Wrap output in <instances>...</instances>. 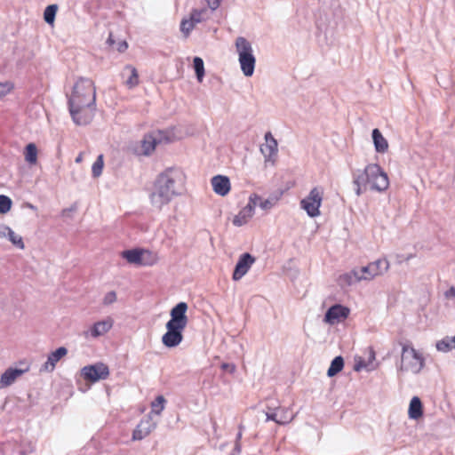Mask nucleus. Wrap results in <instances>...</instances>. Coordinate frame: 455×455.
<instances>
[{"mask_svg":"<svg viewBox=\"0 0 455 455\" xmlns=\"http://www.w3.org/2000/svg\"><path fill=\"white\" fill-rule=\"evenodd\" d=\"M184 189V175L176 168H168L160 173L156 180L154 190L150 194V201L154 207L161 209L169 204Z\"/></svg>","mask_w":455,"mask_h":455,"instance_id":"1","label":"nucleus"},{"mask_svg":"<svg viewBox=\"0 0 455 455\" xmlns=\"http://www.w3.org/2000/svg\"><path fill=\"white\" fill-rule=\"evenodd\" d=\"M76 98L77 100V105L95 106L96 92L93 86V82L89 78H79L73 87V92L68 96V108H71V101Z\"/></svg>","mask_w":455,"mask_h":455,"instance_id":"2","label":"nucleus"},{"mask_svg":"<svg viewBox=\"0 0 455 455\" xmlns=\"http://www.w3.org/2000/svg\"><path fill=\"white\" fill-rule=\"evenodd\" d=\"M169 134L164 131H154L144 135L143 139L132 146L131 149L138 156L151 155L158 144L170 142Z\"/></svg>","mask_w":455,"mask_h":455,"instance_id":"3","label":"nucleus"},{"mask_svg":"<svg viewBox=\"0 0 455 455\" xmlns=\"http://www.w3.org/2000/svg\"><path fill=\"white\" fill-rule=\"evenodd\" d=\"M235 47L243 75L245 76H251L254 73L256 59L252 54L251 43L246 38L239 36L235 40Z\"/></svg>","mask_w":455,"mask_h":455,"instance_id":"4","label":"nucleus"},{"mask_svg":"<svg viewBox=\"0 0 455 455\" xmlns=\"http://www.w3.org/2000/svg\"><path fill=\"white\" fill-rule=\"evenodd\" d=\"M402 345L401 363L398 370L401 371H411L418 374L425 365L423 356L413 347L408 344Z\"/></svg>","mask_w":455,"mask_h":455,"instance_id":"5","label":"nucleus"},{"mask_svg":"<svg viewBox=\"0 0 455 455\" xmlns=\"http://www.w3.org/2000/svg\"><path fill=\"white\" fill-rule=\"evenodd\" d=\"M77 100L74 98L71 101V108H68L73 121L78 125H86L91 123L94 116L95 106L77 105Z\"/></svg>","mask_w":455,"mask_h":455,"instance_id":"6","label":"nucleus"},{"mask_svg":"<svg viewBox=\"0 0 455 455\" xmlns=\"http://www.w3.org/2000/svg\"><path fill=\"white\" fill-rule=\"evenodd\" d=\"M323 200V191L319 188H314L309 195L300 201V206L308 216L316 217L320 214L319 208Z\"/></svg>","mask_w":455,"mask_h":455,"instance_id":"7","label":"nucleus"},{"mask_svg":"<svg viewBox=\"0 0 455 455\" xmlns=\"http://www.w3.org/2000/svg\"><path fill=\"white\" fill-rule=\"evenodd\" d=\"M368 173L371 189L381 192L387 188L389 184L387 175L378 164H369Z\"/></svg>","mask_w":455,"mask_h":455,"instance_id":"8","label":"nucleus"},{"mask_svg":"<svg viewBox=\"0 0 455 455\" xmlns=\"http://www.w3.org/2000/svg\"><path fill=\"white\" fill-rule=\"evenodd\" d=\"M389 268V262L386 259H379L359 269L363 280H371L377 275H381Z\"/></svg>","mask_w":455,"mask_h":455,"instance_id":"9","label":"nucleus"},{"mask_svg":"<svg viewBox=\"0 0 455 455\" xmlns=\"http://www.w3.org/2000/svg\"><path fill=\"white\" fill-rule=\"evenodd\" d=\"M81 375L88 381L96 382L100 379H106L109 375V370L106 364L98 363L82 368Z\"/></svg>","mask_w":455,"mask_h":455,"instance_id":"10","label":"nucleus"},{"mask_svg":"<svg viewBox=\"0 0 455 455\" xmlns=\"http://www.w3.org/2000/svg\"><path fill=\"white\" fill-rule=\"evenodd\" d=\"M166 332L162 337L163 344L167 347H175L179 346L183 339V331L185 328L166 323Z\"/></svg>","mask_w":455,"mask_h":455,"instance_id":"11","label":"nucleus"},{"mask_svg":"<svg viewBox=\"0 0 455 455\" xmlns=\"http://www.w3.org/2000/svg\"><path fill=\"white\" fill-rule=\"evenodd\" d=\"M188 305L186 302H179L170 312L171 319L167 323L186 328L188 318L187 316Z\"/></svg>","mask_w":455,"mask_h":455,"instance_id":"12","label":"nucleus"},{"mask_svg":"<svg viewBox=\"0 0 455 455\" xmlns=\"http://www.w3.org/2000/svg\"><path fill=\"white\" fill-rule=\"evenodd\" d=\"M254 262L255 258L250 253L245 252L242 254L235 267L233 279L235 281L240 280L249 271Z\"/></svg>","mask_w":455,"mask_h":455,"instance_id":"13","label":"nucleus"},{"mask_svg":"<svg viewBox=\"0 0 455 455\" xmlns=\"http://www.w3.org/2000/svg\"><path fill=\"white\" fill-rule=\"evenodd\" d=\"M349 314V309L342 305L336 304L331 307L325 313L324 322L330 324L346 319Z\"/></svg>","mask_w":455,"mask_h":455,"instance_id":"14","label":"nucleus"},{"mask_svg":"<svg viewBox=\"0 0 455 455\" xmlns=\"http://www.w3.org/2000/svg\"><path fill=\"white\" fill-rule=\"evenodd\" d=\"M370 174L368 173V165L363 171H356L353 172V183L355 186L356 196H361L366 190L367 186H370Z\"/></svg>","mask_w":455,"mask_h":455,"instance_id":"15","label":"nucleus"},{"mask_svg":"<svg viewBox=\"0 0 455 455\" xmlns=\"http://www.w3.org/2000/svg\"><path fill=\"white\" fill-rule=\"evenodd\" d=\"M68 353V350L64 347L57 348L52 352L46 360V362L41 366L40 371L52 372L55 369L56 363L64 357Z\"/></svg>","mask_w":455,"mask_h":455,"instance_id":"16","label":"nucleus"},{"mask_svg":"<svg viewBox=\"0 0 455 455\" xmlns=\"http://www.w3.org/2000/svg\"><path fill=\"white\" fill-rule=\"evenodd\" d=\"M266 416L267 420H273L279 425L289 423L293 419L289 410L285 408H278L273 411H267Z\"/></svg>","mask_w":455,"mask_h":455,"instance_id":"17","label":"nucleus"},{"mask_svg":"<svg viewBox=\"0 0 455 455\" xmlns=\"http://www.w3.org/2000/svg\"><path fill=\"white\" fill-rule=\"evenodd\" d=\"M212 186L213 191L221 196L228 195V192L230 191V181L227 176H223V175L214 176L212 179Z\"/></svg>","mask_w":455,"mask_h":455,"instance_id":"18","label":"nucleus"},{"mask_svg":"<svg viewBox=\"0 0 455 455\" xmlns=\"http://www.w3.org/2000/svg\"><path fill=\"white\" fill-rule=\"evenodd\" d=\"M24 371L17 368L7 369L0 378V388L11 386L20 376L23 374Z\"/></svg>","mask_w":455,"mask_h":455,"instance_id":"19","label":"nucleus"},{"mask_svg":"<svg viewBox=\"0 0 455 455\" xmlns=\"http://www.w3.org/2000/svg\"><path fill=\"white\" fill-rule=\"evenodd\" d=\"M358 268H355L348 273H345L339 277V284L340 286H350L357 282L362 281V276Z\"/></svg>","mask_w":455,"mask_h":455,"instance_id":"20","label":"nucleus"},{"mask_svg":"<svg viewBox=\"0 0 455 455\" xmlns=\"http://www.w3.org/2000/svg\"><path fill=\"white\" fill-rule=\"evenodd\" d=\"M371 137L375 150L378 153H385L388 148V142L383 137L380 131L377 128L373 129L371 132Z\"/></svg>","mask_w":455,"mask_h":455,"instance_id":"21","label":"nucleus"},{"mask_svg":"<svg viewBox=\"0 0 455 455\" xmlns=\"http://www.w3.org/2000/svg\"><path fill=\"white\" fill-rule=\"evenodd\" d=\"M146 252L144 250L132 249L122 251V257L125 259L129 263L141 265L145 264L142 256Z\"/></svg>","mask_w":455,"mask_h":455,"instance_id":"22","label":"nucleus"},{"mask_svg":"<svg viewBox=\"0 0 455 455\" xmlns=\"http://www.w3.org/2000/svg\"><path fill=\"white\" fill-rule=\"evenodd\" d=\"M408 415L411 419H418L423 415L422 403L418 396H413L411 398L409 405Z\"/></svg>","mask_w":455,"mask_h":455,"instance_id":"23","label":"nucleus"},{"mask_svg":"<svg viewBox=\"0 0 455 455\" xmlns=\"http://www.w3.org/2000/svg\"><path fill=\"white\" fill-rule=\"evenodd\" d=\"M253 215L251 205H245L233 220V224L241 227L245 224Z\"/></svg>","mask_w":455,"mask_h":455,"instance_id":"24","label":"nucleus"},{"mask_svg":"<svg viewBox=\"0 0 455 455\" xmlns=\"http://www.w3.org/2000/svg\"><path fill=\"white\" fill-rule=\"evenodd\" d=\"M112 327V321L111 320H104L97 322L93 324L91 333L92 336L94 338H97L99 336H101L108 332L110 328Z\"/></svg>","mask_w":455,"mask_h":455,"instance_id":"25","label":"nucleus"},{"mask_svg":"<svg viewBox=\"0 0 455 455\" xmlns=\"http://www.w3.org/2000/svg\"><path fill=\"white\" fill-rule=\"evenodd\" d=\"M128 72L130 75L125 81V84L129 88H133L139 84V74L137 69L132 65H126L124 68L123 76Z\"/></svg>","mask_w":455,"mask_h":455,"instance_id":"26","label":"nucleus"},{"mask_svg":"<svg viewBox=\"0 0 455 455\" xmlns=\"http://www.w3.org/2000/svg\"><path fill=\"white\" fill-rule=\"evenodd\" d=\"M260 151L264 155L265 158L269 160L277 153V141L275 140H272L268 142H266L265 145L261 146Z\"/></svg>","mask_w":455,"mask_h":455,"instance_id":"27","label":"nucleus"},{"mask_svg":"<svg viewBox=\"0 0 455 455\" xmlns=\"http://www.w3.org/2000/svg\"><path fill=\"white\" fill-rule=\"evenodd\" d=\"M344 367V359L342 356H336L331 363V365L327 371L329 377H333L338 374Z\"/></svg>","mask_w":455,"mask_h":455,"instance_id":"28","label":"nucleus"},{"mask_svg":"<svg viewBox=\"0 0 455 455\" xmlns=\"http://www.w3.org/2000/svg\"><path fill=\"white\" fill-rule=\"evenodd\" d=\"M37 159V149L34 143H29L25 148V160L28 164H36Z\"/></svg>","mask_w":455,"mask_h":455,"instance_id":"29","label":"nucleus"},{"mask_svg":"<svg viewBox=\"0 0 455 455\" xmlns=\"http://www.w3.org/2000/svg\"><path fill=\"white\" fill-rule=\"evenodd\" d=\"M4 230H7V236L13 245L20 249H24L25 245L20 235L15 234L14 231L9 227H4Z\"/></svg>","mask_w":455,"mask_h":455,"instance_id":"30","label":"nucleus"},{"mask_svg":"<svg viewBox=\"0 0 455 455\" xmlns=\"http://www.w3.org/2000/svg\"><path fill=\"white\" fill-rule=\"evenodd\" d=\"M193 65L197 80L199 82H202L204 76V67L203 60L200 57H195L193 60Z\"/></svg>","mask_w":455,"mask_h":455,"instance_id":"31","label":"nucleus"},{"mask_svg":"<svg viewBox=\"0 0 455 455\" xmlns=\"http://www.w3.org/2000/svg\"><path fill=\"white\" fill-rule=\"evenodd\" d=\"M166 400L163 395H158L151 403V413L159 415L164 409Z\"/></svg>","mask_w":455,"mask_h":455,"instance_id":"32","label":"nucleus"},{"mask_svg":"<svg viewBox=\"0 0 455 455\" xmlns=\"http://www.w3.org/2000/svg\"><path fill=\"white\" fill-rule=\"evenodd\" d=\"M57 10L58 7L56 4H50L45 8L44 12V19L46 23L52 24L54 22Z\"/></svg>","mask_w":455,"mask_h":455,"instance_id":"33","label":"nucleus"},{"mask_svg":"<svg viewBox=\"0 0 455 455\" xmlns=\"http://www.w3.org/2000/svg\"><path fill=\"white\" fill-rule=\"evenodd\" d=\"M104 166L103 156L100 155L96 161L93 163L92 167V173L94 178H98L101 175Z\"/></svg>","mask_w":455,"mask_h":455,"instance_id":"34","label":"nucleus"},{"mask_svg":"<svg viewBox=\"0 0 455 455\" xmlns=\"http://www.w3.org/2000/svg\"><path fill=\"white\" fill-rule=\"evenodd\" d=\"M12 199L4 195H0V213L5 214L12 208Z\"/></svg>","mask_w":455,"mask_h":455,"instance_id":"35","label":"nucleus"},{"mask_svg":"<svg viewBox=\"0 0 455 455\" xmlns=\"http://www.w3.org/2000/svg\"><path fill=\"white\" fill-rule=\"evenodd\" d=\"M195 24L190 20H183L180 23V31L188 36L191 30L194 28Z\"/></svg>","mask_w":455,"mask_h":455,"instance_id":"36","label":"nucleus"},{"mask_svg":"<svg viewBox=\"0 0 455 455\" xmlns=\"http://www.w3.org/2000/svg\"><path fill=\"white\" fill-rule=\"evenodd\" d=\"M451 348L449 337H446L436 343V349L441 352H448Z\"/></svg>","mask_w":455,"mask_h":455,"instance_id":"37","label":"nucleus"},{"mask_svg":"<svg viewBox=\"0 0 455 455\" xmlns=\"http://www.w3.org/2000/svg\"><path fill=\"white\" fill-rule=\"evenodd\" d=\"M362 369H366L367 371H371L374 369V366H369V363H367L364 359L360 357L358 360H356V362L354 365V370L355 371H360Z\"/></svg>","mask_w":455,"mask_h":455,"instance_id":"38","label":"nucleus"},{"mask_svg":"<svg viewBox=\"0 0 455 455\" xmlns=\"http://www.w3.org/2000/svg\"><path fill=\"white\" fill-rule=\"evenodd\" d=\"M142 430H146L148 431V435L151 433V431L156 427V424L151 422V420L148 419H146V420H141L140 423L138 425Z\"/></svg>","mask_w":455,"mask_h":455,"instance_id":"39","label":"nucleus"},{"mask_svg":"<svg viewBox=\"0 0 455 455\" xmlns=\"http://www.w3.org/2000/svg\"><path fill=\"white\" fill-rule=\"evenodd\" d=\"M277 199H274V198H268V199H265L263 200L261 197H260V204H259V207L263 210H268V209H271L274 204H275Z\"/></svg>","mask_w":455,"mask_h":455,"instance_id":"40","label":"nucleus"},{"mask_svg":"<svg viewBox=\"0 0 455 455\" xmlns=\"http://www.w3.org/2000/svg\"><path fill=\"white\" fill-rule=\"evenodd\" d=\"M147 435H148V431H147V429L142 430L139 426H137L136 429L133 431L132 438L134 440H141Z\"/></svg>","mask_w":455,"mask_h":455,"instance_id":"41","label":"nucleus"},{"mask_svg":"<svg viewBox=\"0 0 455 455\" xmlns=\"http://www.w3.org/2000/svg\"><path fill=\"white\" fill-rule=\"evenodd\" d=\"M259 204H260V196H259L258 195L256 194H253L251 195L250 197H249V202L246 205H251V210L252 212H254V209L257 205L259 206Z\"/></svg>","mask_w":455,"mask_h":455,"instance_id":"42","label":"nucleus"},{"mask_svg":"<svg viewBox=\"0 0 455 455\" xmlns=\"http://www.w3.org/2000/svg\"><path fill=\"white\" fill-rule=\"evenodd\" d=\"M116 300V294L115 291H109L108 292L104 299H103V303L105 305H110L112 303H114L115 301Z\"/></svg>","mask_w":455,"mask_h":455,"instance_id":"43","label":"nucleus"},{"mask_svg":"<svg viewBox=\"0 0 455 455\" xmlns=\"http://www.w3.org/2000/svg\"><path fill=\"white\" fill-rule=\"evenodd\" d=\"M203 11L202 12H198L196 10H195L192 13H191V16H190V20L194 22V24L196 25V23H199L202 21L203 18H202V14H203Z\"/></svg>","mask_w":455,"mask_h":455,"instance_id":"44","label":"nucleus"},{"mask_svg":"<svg viewBox=\"0 0 455 455\" xmlns=\"http://www.w3.org/2000/svg\"><path fill=\"white\" fill-rule=\"evenodd\" d=\"M205 2L212 10H216L220 6L221 0H205Z\"/></svg>","mask_w":455,"mask_h":455,"instance_id":"45","label":"nucleus"},{"mask_svg":"<svg viewBox=\"0 0 455 455\" xmlns=\"http://www.w3.org/2000/svg\"><path fill=\"white\" fill-rule=\"evenodd\" d=\"M76 205H72L69 208H66V209L62 210L61 214H62L63 217H70L71 213L73 212H76Z\"/></svg>","mask_w":455,"mask_h":455,"instance_id":"46","label":"nucleus"},{"mask_svg":"<svg viewBox=\"0 0 455 455\" xmlns=\"http://www.w3.org/2000/svg\"><path fill=\"white\" fill-rule=\"evenodd\" d=\"M374 360H375V352L371 347V348H369V357H368V361L366 363H369V366H371V364L372 363V362Z\"/></svg>","mask_w":455,"mask_h":455,"instance_id":"47","label":"nucleus"},{"mask_svg":"<svg viewBox=\"0 0 455 455\" xmlns=\"http://www.w3.org/2000/svg\"><path fill=\"white\" fill-rule=\"evenodd\" d=\"M445 297L450 298H455V287H451L449 290L445 291Z\"/></svg>","mask_w":455,"mask_h":455,"instance_id":"48","label":"nucleus"},{"mask_svg":"<svg viewBox=\"0 0 455 455\" xmlns=\"http://www.w3.org/2000/svg\"><path fill=\"white\" fill-rule=\"evenodd\" d=\"M221 368L223 370L228 371L230 372H233L235 369L234 364H229V363H222Z\"/></svg>","mask_w":455,"mask_h":455,"instance_id":"49","label":"nucleus"},{"mask_svg":"<svg viewBox=\"0 0 455 455\" xmlns=\"http://www.w3.org/2000/svg\"><path fill=\"white\" fill-rule=\"evenodd\" d=\"M127 47H128L127 43L126 42H122V43L119 44V46H118L117 50L120 52H122L125 51L127 49Z\"/></svg>","mask_w":455,"mask_h":455,"instance_id":"50","label":"nucleus"},{"mask_svg":"<svg viewBox=\"0 0 455 455\" xmlns=\"http://www.w3.org/2000/svg\"><path fill=\"white\" fill-rule=\"evenodd\" d=\"M8 89L6 88V84H0V97L3 96Z\"/></svg>","mask_w":455,"mask_h":455,"instance_id":"51","label":"nucleus"},{"mask_svg":"<svg viewBox=\"0 0 455 455\" xmlns=\"http://www.w3.org/2000/svg\"><path fill=\"white\" fill-rule=\"evenodd\" d=\"M265 140H266V142H268L272 140H275L274 137L272 136L271 132H267L265 134Z\"/></svg>","mask_w":455,"mask_h":455,"instance_id":"52","label":"nucleus"},{"mask_svg":"<svg viewBox=\"0 0 455 455\" xmlns=\"http://www.w3.org/2000/svg\"><path fill=\"white\" fill-rule=\"evenodd\" d=\"M107 43H108L109 45H113V44H114V43H115V41H114L113 37H112V34H111V33L109 34V36H108V38L107 39Z\"/></svg>","mask_w":455,"mask_h":455,"instance_id":"53","label":"nucleus"},{"mask_svg":"<svg viewBox=\"0 0 455 455\" xmlns=\"http://www.w3.org/2000/svg\"><path fill=\"white\" fill-rule=\"evenodd\" d=\"M0 236H2V237L7 236V230H4V228L0 230Z\"/></svg>","mask_w":455,"mask_h":455,"instance_id":"54","label":"nucleus"},{"mask_svg":"<svg viewBox=\"0 0 455 455\" xmlns=\"http://www.w3.org/2000/svg\"><path fill=\"white\" fill-rule=\"evenodd\" d=\"M25 205H26V207H28V208H29V209H31V210H36V206H34V205H33L32 204H30V203H26V204H25Z\"/></svg>","mask_w":455,"mask_h":455,"instance_id":"55","label":"nucleus"},{"mask_svg":"<svg viewBox=\"0 0 455 455\" xmlns=\"http://www.w3.org/2000/svg\"><path fill=\"white\" fill-rule=\"evenodd\" d=\"M449 341H450L451 347L453 345V347H455V336L452 338H449Z\"/></svg>","mask_w":455,"mask_h":455,"instance_id":"56","label":"nucleus"},{"mask_svg":"<svg viewBox=\"0 0 455 455\" xmlns=\"http://www.w3.org/2000/svg\"><path fill=\"white\" fill-rule=\"evenodd\" d=\"M81 161V156H77L76 159V162H80Z\"/></svg>","mask_w":455,"mask_h":455,"instance_id":"57","label":"nucleus"},{"mask_svg":"<svg viewBox=\"0 0 455 455\" xmlns=\"http://www.w3.org/2000/svg\"><path fill=\"white\" fill-rule=\"evenodd\" d=\"M241 436H242V433L240 432V433H238V435H237V438H241Z\"/></svg>","mask_w":455,"mask_h":455,"instance_id":"58","label":"nucleus"}]
</instances>
